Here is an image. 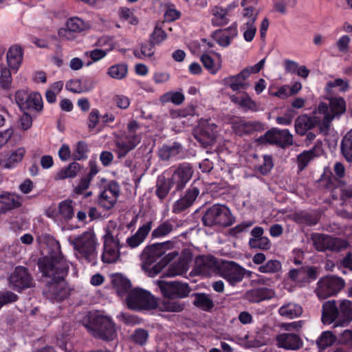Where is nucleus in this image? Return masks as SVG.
<instances>
[{
    "mask_svg": "<svg viewBox=\"0 0 352 352\" xmlns=\"http://www.w3.org/2000/svg\"><path fill=\"white\" fill-rule=\"evenodd\" d=\"M251 274L252 272L245 270L234 261L224 263L220 270L221 276L232 286H235L241 282L245 275L250 277Z\"/></svg>",
    "mask_w": 352,
    "mask_h": 352,
    "instance_id": "9d476101",
    "label": "nucleus"
},
{
    "mask_svg": "<svg viewBox=\"0 0 352 352\" xmlns=\"http://www.w3.org/2000/svg\"><path fill=\"white\" fill-rule=\"evenodd\" d=\"M333 118V116H331V114H326L322 119L317 116V119L319 120V121L316 126L318 127L320 133L323 135H327L329 134L331 122Z\"/></svg>",
    "mask_w": 352,
    "mask_h": 352,
    "instance_id": "6e6d98bb",
    "label": "nucleus"
},
{
    "mask_svg": "<svg viewBox=\"0 0 352 352\" xmlns=\"http://www.w3.org/2000/svg\"><path fill=\"white\" fill-rule=\"evenodd\" d=\"M89 152V148L86 142L80 141L77 143L76 148L74 151L72 158L74 160H84L87 158V153Z\"/></svg>",
    "mask_w": 352,
    "mask_h": 352,
    "instance_id": "5fc2aeb1",
    "label": "nucleus"
},
{
    "mask_svg": "<svg viewBox=\"0 0 352 352\" xmlns=\"http://www.w3.org/2000/svg\"><path fill=\"white\" fill-rule=\"evenodd\" d=\"M186 270H187L184 267V263L179 262L171 264L165 272V274L166 276L173 277L182 275L186 272Z\"/></svg>",
    "mask_w": 352,
    "mask_h": 352,
    "instance_id": "052dcab7",
    "label": "nucleus"
},
{
    "mask_svg": "<svg viewBox=\"0 0 352 352\" xmlns=\"http://www.w3.org/2000/svg\"><path fill=\"white\" fill-rule=\"evenodd\" d=\"M142 137L138 134H128L116 142L119 157L125 156L141 142Z\"/></svg>",
    "mask_w": 352,
    "mask_h": 352,
    "instance_id": "6ab92c4d",
    "label": "nucleus"
},
{
    "mask_svg": "<svg viewBox=\"0 0 352 352\" xmlns=\"http://www.w3.org/2000/svg\"><path fill=\"white\" fill-rule=\"evenodd\" d=\"M214 18L212 20L214 26H223L228 23L226 18L227 11L219 7H215L212 10Z\"/></svg>",
    "mask_w": 352,
    "mask_h": 352,
    "instance_id": "09e8293b",
    "label": "nucleus"
},
{
    "mask_svg": "<svg viewBox=\"0 0 352 352\" xmlns=\"http://www.w3.org/2000/svg\"><path fill=\"white\" fill-rule=\"evenodd\" d=\"M282 265L279 261L272 259L259 266L258 270L261 273L274 274L280 271Z\"/></svg>",
    "mask_w": 352,
    "mask_h": 352,
    "instance_id": "8fccbe9b",
    "label": "nucleus"
},
{
    "mask_svg": "<svg viewBox=\"0 0 352 352\" xmlns=\"http://www.w3.org/2000/svg\"><path fill=\"white\" fill-rule=\"evenodd\" d=\"M126 300L128 307L134 310L153 309L157 306L156 298L149 292L140 288L130 290Z\"/></svg>",
    "mask_w": 352,
    "mask_h": 352,
    "instance_id": "423d86ee",
    "label": "nucleus"
},
{
    "mask_svg": "<svg viewBox=\"0 0 352 352\" xmlns=\"http://www.w3.org/2000/svg\"><path fill=\"white\" fill-rule=\"evenodd\" d=\"M259 144H269L285 148L293 144V136L288 129L272 128L257 139Z\"/></svg>",
    "mask_w": 352,
    "mask_h": 352,
    "instance_id": "0eeeda50",
    "label": "nucleus"
},
{
    "mask_svg": "<svg viewBox=\"0 0 352 352\" xmlns=\"http://www.w3.org/2000/svg\"><path fill=\"white\" fill-rule=\"evenodd\" d=\"M172 298L164 300L160 305L162 311L180 312L184 309V305L177 301L171 300Z\"/></svg>",
    "mask_w": 352,
    "mask_h": 352,
    "instance_id": "864d4df0",
    "label": "nucleus"
},
{
    "mask_svg": "<svg viewBox=\"0 0 352 352\" xmlns=\"http://www.w3.org/2000/svg\"><path fill=\"white\" fill-rule=\"evenodd\" d=\"M249 245L252 248H257L263 250H267L271 247L270 239L266 236L258 239H250Z\"/></svg>",
    "mask_w": 352,
    "mask_h": 352,
    "instance_id": "13d9d810",
    "label": "nucleus"
},
{
    "mask_svg": "<svg viewBox=\"0 0 352 352\" xmlns=\"http://www.w3.org/2000/svg\"><path fill=\"white\" fill-rule=\"evenodd\" d=\"M184 156V150L182 145L177 142H174L172 144L163 145L159 150V157L162 160H168L174 158L179 160Z\"/></svg>",
    "mask_w": 352,
    "mask_h": 352,
    "instance_id": "4be33fe9",
    "label": "nucleus"
},
{
    "mask_svg": "<svg viewBox=\"0 0 352 352\" xmlns=\"http://www.w3.org/2000/svg\"><path fill=\"white\" fill-rule=\"evenodd\" d=\"M155 195L161 201H164L173 188L164 175L158 176L155 185Z\"/></svg>",
    "mask_w": 352,
    "mask_h": 352,
    "instance_id": "473e14b6",
    "label": "nucleus"
},
{
    "mask_svg": "<svg viewBox=\"0 0 352 352\" xmlns=\"http://www.w3.org/2000/svg\"><path fill=\"white\" fill-rule=\"evenodd\" d=\"M167 35L166 32L161 26H160V24L157 23L155 25L153 32L150 35L149 40L155 45H158L164 41Z\"/></svg>",
    "mask_w": 352,
    "mask_h": 352,
    "instance_id": "bf43d9fd",
    "label": "nucleus"
},
{
    "mask_svg": "<svg viewBox=\"0 0 352 352\" xmlns=\"http://www.w3.org/2000/svg\"><path fill=\"white\" fill-rule=\"evenodd\" d=\"M256 18L257 14H256L254 17L249 19V20L241 28V30H244L243 38L247 42H251L255 36L257 30L255 25Z\"/></svg>",
    "mask_w": 352,
    "mask_h": 352,
    "instance_id": "a19ab883",
    "label": "nucleus"
},
{
    "mask_svg": "<svg viewBox=\"0 0 352 352\" xmlns=\"http://www.w3.org/2000/svg\"><path fill=\"white\" fill-rule=\"evenodd\" d=\"M58 212L65 220L72 219L74 216L73 201L70 199L60 201L58 204Z\"/></svg>",
    "mask_w": 352,
    "mask_h": 352,
    "instance_id": "49530a36",
    "label": "nucleus"
},
{
    "mask_svg": "<svg viewBox=\"0 0 352 352\" xmlns=\"http://www.w3.org/2000/svg\"><path fill=\"white\" fill-rule=\"evenodd\" d=\"M6 58L9 68L16 72L23 62V50L19 45H13L9 48Z\"/></svg>",
    "mask_w": 352,
    "mask_h": 352,
    "instance_id": "b1692460",
    "label": "nucleus"
},
{
    "mask_svg": "<svg viewBox=\"0 0 352 352\" xmlns=\"http://www.w3.org/2000/svg\"><path fill=\"white\" fill-rule=\"evenodd\" d=\"M344 285L343 280L338 277L327 276L321 278L317 284L316 293L320 299H325L339 292Z\"/></svg>",
    "mask_w": 352,
    "mask_h": 352,
    "instance_id": "9b49d317",
    "label": "nucleus"
},
{
    "mask_svg": "<svg viewBox=\"0 0 352 352\" xmlns=\"http://www.w3.org/2000/svg\"><path fill=\"white\" fill-rule=\"evenodd\" d=\"M274 9L280 14L287 13V7L294 8L296 5V0H274Z\"/></svg>",
    "mask_w": 352,
    "mask_h": 352,
    "instance_id": "e2e57ef3",
    "label": "nucleus"
},
{
    "mask_svg": "<svg viewBox=\"0 0 352 352\" xmlns=\"http://www.w3.org/2000/svg\"><path fill=\"white\" fill-rule=\"evenodd\" d=\"M69 31L72 32H81L90 28L89 22H85L78 17L70 18L67 22Z\"/></svg>",
    "mask_w": 352,
    "mask_h": 352,
    "instance_id": "c03bdc74",
    "label": "nucleus"
},
{
    "mask_svg": "<svg viewBox=\"0 0 352 352\" xmlns=\"http://www.w3.org/2000/svg\"><path fill=\"white\" fill-rule=\"evenodd\" d=\"M193 304L204 311H210L214 307V302L208 294L198 293L195 294Z\"/></svg>",
    "mask_w": 352,
    "mask_h": 352,
    "instance_id": "e433bc0d",
    "label": "nucleus"
},
{
    "mask_svg": "<svg viewBox=\"0 0 352 352\" xmlns=\"http://www.w3.org/2000/svg\"><path fill=\"white\" fill-rule=\"evenodd\" d=\"M173 228L169 221H164L153 231L152 235L154 237H162L171 232Z\"/></svg>",
    "mask_w": 352,
    "mask_h": 352,
    "instance_id": "680f3d73",
    "label": "nucleus"
},
{
    "mask_svg": "<svg viewBox=\"0 0 352 352\" xmlns=\"http://www.w3.org/2000/svg\"><path fill=\"white\" fill-rule=\"evenodd\" d=\"M263 162L261 164L255 166V171L262 175H267L274 167L273 157L270 155H264L263 156Z\"/></svg>",
    "mask_w": 352,
    "mask_h": 352,
    "instance_id": "de8ad7c7",
    "label": "nucleus"
},
{
    "mask_svg": "<svg viewBox=\"0 0 352 352\" xmlns=\"http://www.w3.org/2000/svg\"><path fill=\"white\" fill-rule=\"evenodd\" d=\"M338 316L339 309L335 300H329L322 305V321L324 324L333 323L336 318L338 319Z\"/></svg>",
    "mask_w": 352,
    "mask_h": 352,
    "instance_id": "c85d7f7f",
    "label": "nucleus"
},
{
    "mask_svg": "<svg viewBox=\"0 0 352 352\" xmlns=\"http://www.w3.org/2000/svg\"><path fill=\"white\" fill-rule=\"evenodd\" d=\"M318 121L316 116H309L307 114L299 116L295 120L296 133L300 136L305 135L307 131L316 126Z\"/></svg>",
    "mask_w": 352,
    "mask_h": 352,
    "instance_id": "412c9836",
    "label": "nucleus"
},
{
    "mask_svg": "<svg viewBox=\"0 0 352 352\" xmlns=\"http://www.w3.org/2000/svg\"><path fill=\"white\" fill-rule=\"evenodd\" d=\"M164 101H170L173 104L179 105L181 104L184 100V96L182 93L179 91L170 92L164 94L162 96Z\"/></svg>",
    "mask_w": 352,
    "mask_h": 352,
    "instance_id": "0e129e2a",
    "label": "nucleus"
},
{
    "mask_svg": "<svg viewBox=\"0 0 352 352\" xmlns=\"http://www.w3.org/2000/svg\"><path fill=\"white\" fill-rule=\"evenodd\" d=\"M18 300V296L10 291L0 292V309L1 307L8 303H12Z\"/></svg>",
    "mask_w": 352,
    "mask_h": 352,
    "instance_id": "69168bd1",
    "label": "nucleus"
},
{
    "mask_svg": "<svg viewBox=\"0 0 352 352\" xmlns=\"http://www.w3.org/2000/svg\"><path fill=\"white\" fill-rule=\"evenodd\" d=\"M111 50L94 49L85 52V56L91 58V61H88L86 66L91 65L93 63L98 62L104 58Z\"/></svg>",
    "mask_w": 352,
    "mask_h": 352,
    "instance_id": "603ef678",
    "label": "nucleus"
},
{
    "mask_svg": "<svg viewBox=\"0 0 352 352\" xmlns=\"http://www.w3.org/2000/svg\"><path fill=\"white\" fill-rule=\"evenodd\" d=\"M25 154V150L23 147H19L12 151L10 155L6 160L4 168L8 169L15 168L16 165L21 162Z\"/></svg>",
    "mask_w": 352,
    "mask_h": 352,
    "instance_id": "4c0bfd02",
    "label": "nucleus"
},
{
    "mask_svg": "<svg viewBox=\"0 0 352 352\" xmlns=\"http://www.w3.org/2000/svg\"><path fill=\"white\" fill-rule=\"evenodd\" d=\"M43 107V99L41 95L39 93H32L30 94L27 102L24 106L25 111L33 109L36 111H41Z\"/></svg>",
    "mask_w": 352,
    "mask_h": 352,
    "instance_id": "ea45409f",
    "label": "nucleus"
},
{
    "mask_svg": "<svg viewBox=\"0 0 352 352\" xmlns=\"http://www.w3.org/2000/svg\"><path fill=\"white\" fill-rule=\"evenodd\" d=\"M193 216L195 219L201 217V220H234L230 209L223 204L200 207L194 212Z\"/></svg>",
    "mask_w": 352,
    "mask_h": 352,
    "instance_id": "1a4fd4ad",
    "label": "nucleus"
},
{
    "mask_svg": "<svg viewBox=\"0 0 352 352\" xmlns=\"http://www.w3.org/2000/svg\"><path fill=\"white\" fill-rule=\"evenodd\" d=\"M158 286L163 296L167 298H184L190 292L188 283L178 281L160 280Z\"/></svg>",
    "mask_w": 352,
    "mask_h": 352,
    "instance_id": "f8f14e48",
    "label": "nucleus"
},
{
    "mask_svg": "<svg viewBox=\"0 0 352 352\" xmlns=\"http://www.w3.org/2000/svg\"><path fill=\"white\" fill-rule=\"evenodd\" d=\"M315 147L309 151H305L298 156V161L302 166H306L308 163L316 157Z\"/></svg>",
    "mask_w": 352,
    "mask_h": 352,
    "instance_id": "774afa93",
    "label": "nucleus"
},
{
    "mask_svg": "<svg viewBox=\"0 0 352 352\" xmlns=\"http://www.w3.org/2000/svg\"><path fill=\"white\" fill-rule=\"evenodd\" d=\"M71 244L78 259H85L89 263H96L98 243L94 232H85L82 235L72 240Z\"/></svg>",
    "mask_w": 352,
    "mask_h": 352,
    "instance_id": "f03ea898",
    "label": "nucleus"
},
{
    "mask_svg": "<svg viewBox=\"0 0 352 352\" xmlns=\"http://www.w3.org/2000/svg\"><path fill=\"white\" fill-rule=\"evenodd\" d=\"M151 222L149 221L140 227L134 235L127 239L126 243L129 246L135 248L143 242L151 229Z\"/></svg>",
    "mask_w": 352,
    "mask_h": 352,
    "instance_id": "2f4dec72",
    "label": "nucleus"
},
{
    "mask_svg": "<svg viewBox=\"0 0 352 352\" xmlns=\"http://www.w3.org/2000/svg\"><path fill=\"white\" fill-rule=\"evenodd\" d=\"M170 245L168 242L155 243L144 250L141 254L142 268L149 276L153 277L162 271L163 266H160V261L153 265V264L166 254Z\"/></svg>",
    "mask_w": 352,
    "mask_h": 352,
    "instance_id": "7ed1b4c3",
    "label": "nucleus"
},
{
    "mask_svg": "<svg viewBox=\"0 0 352 352\" xmlns=\"http://www.w3.org/2000/svg\"><path fill=\"white\" fill-rule=\"evenodd\" d=\"M314 245L318 251H340L348 247V243L342 239L329 235L315 234L312 236Z\"/></svg>",
    "mask_w": 352,
    "mask_h": 352,
    "instance_id": "ddd939ff",
    "label": "nucleus"
},
{
    "mask_svg": "<svg viewBox=\"0 0 352 352\" xmlns=\"http://www.w3.org/2000/svg\"><path fill=\"white\" fill-rule=\"evenodd\" d=\"M155 44L149 40L142 44L140 51L134 50L133 54L138 58H142V56L151 57L155 53Z\"/></svg>",
    "mask_w": 352,
    "mask_h": 352,
    "instance_id": "3c124183",
    "label": "nucleus"
},
{
    "mask_svg": "<svg viewBox=\"0 0 352 352\" xmlns=\"http://www.w3.org/2000/svg\"><path fill=\"white\" fill-rule=\"evenodd\" d=\"M217 126L214 124H201L196 131L195 138L203 146L208 147L212 145L216 139V131Z\"/></svg>",
    "mask_w": 352,
    "mask_h": 352,
    "instance_id": "f3484780",
    "label": "nucleus"
},
{
    "mask_svg": "<svg viewBox=\"0 0 352 352\" xmlns=\"http://www.w3.org/2000/svg\"><path fill=\"white\" fill-rule=\"evenodd\" d=\"M278 314L282 317L293 319L302 315V308L300 305L295 302H285L279 308Z\"/></svg>",
    "mask_w": 352,
    "mask_h": 352,
    "instance_id": "7c9ffc66",
    "label": "nucleus"
},
{
    "mask_svg": "<svg viewBox=\"0 0 352 352\" xmlns=\"http://www.w3.org/2000/svg\"><path fill=\"white\" fill-rule=\"evenodd\" d=\"M85 85H89V87L85 88L80 79L69 80L66 82L65 88L67 90L76 94H80L84 91H87L94 87L93 82L91 80H85Z\"/></svg>",
    "mask_w": 352,
    "mask_h": 352,
    "instance_id": "f704fd0d",
    "label": "nucleus"
},
{
    "mask_svg": "<svg viewBox=\"0 0 352 352\" xmlns=\"http://www.w3.org/2000/svg\"><path fill=\"white\" fill-rule=\"evenodd\" d=\"M336 339L337 338L332 332L326 331L322 332L319 336L316 343L320 350H324L327 347L333 345Z\"/></svg>",
    "mask_w": 352,
    "mask_h": 352,
    "instance_id": "a18cd8bd",
    "label": "nucleus"
},
{
    "mask_svg": "<svg viewBox=\"0 0 352 352\" xmlns=\"http://www.w3.org/2000/svg\"><path fill=\"white\" fill-rule=\"evenodd\" d=\"M216 268V261L212 256H199L195 259V269L198 274L210 276Z\"/></svg>",
    "mask_w": 352,
    "mask_h": 352,
    "instance_id": "a878e982",
    "label": "nucleus"
},
{
    "mask_svg": "<svg viewBox=\"0 0 352 352\" xmlns=\"http://www.w3.org/2000/svg\"><path fill=\"white\" fill-rule=\"evenodd\" d=\"M341 153L348 162H352V129L344 136L340 146Z\"/></svg>",
    "mask_w": 352,
    "mask_h": 352,
    "instance_id": "79ce46f5",
    "label": "nucleus"
},
{
    "mask_svg": "<svg viewBox=\"0 0 352 352\" xmlns=\"http://www.w3.org/2000/svg\"><path fill=\"white\" fill-rule=\"evenodd\" d=\"M124 231V227L121 221H109L104 230L103 239L120 243V237Z\"/></svg>",
    "mask_w": 352,
    "mask_h": 352,
    "instance_id": "bb28decb",
    "label": "nucleus"
},
{
    "mask_svg": "<svg viewBox=\"0 0 352 352\" xmlns=\"http://www.w3.org/2000/svg\"><path fill=\"white\" fill-rule=\"evenodd\" d=\"M128 74V66L126 63H118L109 67L107 74L116 80L124 79Z\"/></svg>",
    "mask_w": 352,
    "mask_h": 352,
    "instance_id": "58836bf2",
    "label": "nucleus"
},
{
    "mask_svg": "<svg viewBox=\"0 0 352 352\" xmlns=\"http://www.w3.org/2000/svg\"><path fill=\"white\" fill-rule=\"evenodd\" d=\"M199 195V188L195 185V182H193L187 189L185 195L175 202L173 212L175 214L183 212L193 204Z\"/></svg>",
    "mask_w": 352,
    "mask_h": 352,
    "instance_id": "2eb2a0df",
    "label": "nucleus"
},
{
    "mask_svg": "<svg viewBox=\"0 0 352 352\" xmlns=\"http://www.w3.org/2000/svg\"><path fill=\"white\" fill-rule=\"evenodd\" d=\"M276 345L285 350L296 351L300 349L303 342L298 335L292 333H283L276 338Z\"/></svg>",
    "mask_w": 352,
    "mask_h": 352,
    "instance_id": "a211bd4d",
    "label": "nucleus"
},
{
    "mask_svg": "<svg viewBox=\"0 0 352 352\" xmlns=\"http://www.w3.org/2000/svg\"><path fill=\"white\" fill-rule=\"evenodd\" d=\"M120 192L118 182L110 181L98 196V206L106 210H111L117 202Z\"/></svg>",
    "mask_w": 352,
    "mask_h": 352,
    "instance_id": "4468645a",
    "label": "nucleus"
},
{
    "mask_svg": "<svg viewBox=\"0 0 352 352\" xmlns=\"http://www.w3.org/2000/svg\"><path fill=\"white\" fill-rule=\"evenodd\" d=\"M103 252L102 260L104 263H112L116 262L120 257V243L111 240L103 239Z\"/></svg>",
    "mask_w": 352,
    "mask_h": 352,
    "instance_id": "aec40b11",
    "label": "nucleus"
},
{
    "mask_svg": "<svg viewBox=\"0 0 352 352\" xmlns=\"http://www.w3.org/2000/svg\"><path fill=\"white\" fill-rule=\"evenodd\" d=\"M10 70V68H7L3 65H1L0 86L4 89H8L11 86L12 78Z\"/></svg>",
    "mask_w": 352,
    "mask_h": 352,
    "instance_id": "4d7b16f0",
    "label": "nucleus"
},
{
    "mask_svg": "<svg viewBox=\"0 0 352 352\" xmlns=\"http://www.w3.org/2000/svg\"><path fill=\"white\" fill-rule=\"evenodd\" d=\"M194 173L192 166L188 162L179 164L173 170L170 177L166 178L173 187V193L184 188Z\"/></svg>",
    "mask_w": 352,
    "mask_h": 352,
    "instance_id": "6e6552de",
    "label": "nucleus"
},
{
    "mask_svg": "<svg viewBox=\"0 0 352 352\" xmlns=\"http://www.w3.org/2000/svg\"><path fill=\"white\" fill-rule=\"evenodd\" d=\"M265 58L258 61L254 66H250L242 69L236 75L229 76L223 79V84L230 88L233 91L246 90L250 87V83L245 82L252 74L258 73L263 67Z\"/></svg>",
    "mask_w": 352,
    "mask_h": 352,
    "instance_id": "20e7f679",
    "label": "nucleus"
},
{
    "mask_svg": "<svg viewBox=\"0 0 352 352\" xmlns=\"http://www.w3.org/2000/svg\"><path fill=\"white\" fill-rule=\"evenodd\" d=\"M230 36L226 34V32H223L221 29L217 30L214 32V38L217 43L221 47H226L229 46L231 41L238 34L237 25L236 23H232L230 26Z\"/></svg>",
    "mask_w": 352,
    "mask_h": 352,
    "instance_id": "cd10ccee",
    "label": "nucleus"
},
{
    "mask_svg": "<svg viewBox=\"0 0 352 352\" xmlns=\"http://www.w3.org/2000/svg\"><path fill=\"white\" fill-rule=\"evenodd\" d=\"M53 244L57 253L40 258L38 267L44 276L52 279L44 289L43 294L50 300L59 302L68 296V291L61 280L67 274L69 262L60 253L59 243L54 241Z\"/></svg>",
    "mask_w": 352,
    "mask_h": 352,
    "instance_id": "f257e3e1",
    "label": "nucleus"
},
{
    "mask_svg": "<svg viewBox=\"0 0 352 352\" xmlns=\"http://www.w3.org/2000/svg\"><path fill=\"white\" fill-rule=\"evenodd\" d=\"M81 166L79 163L74 162L67 167L62 168L56 175L55 179L62 180L67 178H74L80 170Z\"/></svg>",
    "mask_w": 352,
    "mask_h": 352,
    "instance_id": "c9c22d12",
    "label": "nucleus"
},
{
    "mask_svg": "<svg viewBox=\"0 0 352 352\" xmlns=\"http://www.w3.org/2000/svg\"><path fill=\"white\" fill-rule=\"evenodd\" d=\"M233 128L236 134L242 136L251 134L255 131L265 129L264 124L259 121H245L240 120L234 123Z\"/></svg>",
    "mask_w": 352,
    "mask_h": 352,
    "instance_id": "5701e85b",
    "label": "nucleus"
},
{
    "mask_svg": "<svg viewBox=\"0 0 352 352\" xmlns=\"http://www.w3.org/2000/svg\"><path fill=\"white\" fill-rule=\"evenodd\" d=\"M0 203L3 205L2 208L3 212L18 208L22 205L21 198L19 195L8 192L0 193Z\"/></svg>",
    "mask_w": 352,
    "mask_h": 352,
    "instance_id": "c756f323",
    "label": "nucleus"
},
{
    "mask_svg": "<svg viewBox=\"0 0 352 352\" xmlns=\"http://www.w3.org/2000/svg\"><path fill=\"white\" fill-rule=\"evenodd\" d=\"M340 312L342 314V318H339L335 321L333 326L334 329L349 325L352 320V302L346 299L341 300L339 306Z\"/></svg>",
    "mask_w": 352,
    "mask_h": 352,
    "instance_id": "393cba45",
    "label": "nucleus"
},
{
    "mask_svg": "<svg viewBox=\"0 0 352 352\" xmlns=\"http://www.w3.org/2000/svg\"><path fill=\"white\" fill-rule=\"evenodd\" d=\"M111 283L118 295L120 296H123L126 293L129 294L130 292L131 282L122 275L116 274L113 276Z\"/></svg>",
    "mask_w": 352,
    "mask_h": 352,
    "instance_id": "72a5a7b5",
    "label": "nucleus"
},
{
    "mask_svg": "<svg viewBox=\"0 0 352 352\" xmlns=\"http://www.w3.org/2000/svg\"><path fill=\"white\" fill-rule=\"evenodd\" d=\"M340 344L352 347V329H345L338 335Z\"/></svg>",
    "mask_w": 352,
    "mask_h": 352,
    "instance_id": "338daca9",
    "label": "nucleus"
},
{
    "mask_svg": "<svg viewBox=\"0 0 352 352\" xmlns=\"http://www.w3.org/2000/svg\"><path fill=\"white\" fill-rule=\"evenodd\" d=\"M10 286L16 291L30 287L32 286V278L30 275L24 267H16L9 278Z\"/></svg>",
    "mask_w": 352,
    "mask_h": 352,
    "instance_id": "dca6fc26",
    "label": "nucleus"
},
{
    "mask_svg": "<svg viewBox=\"0 0 352 352\" xmlns=\"http://www.w3.org/2000/svg\"><path fill=\"white\" fill-rule=\"evenodd\" d=\"M329 108L331 111V115L340 116L346 111V102L342 97L339 98H331L329 100Z\"/></svg>",
    "mask_w": 352,
    "mask_h": 352,
    "instance_id": "37998d69",
    "label": "nucleus"
},
{
    "mask_svg": "<svg viewBox=\"0 0 352 352\" xmlns=\"http://www.w3.org/2000/svg\"><path fill=\"white\" fill-rule=\"evenodd\" d=\"M85 326L96 338L112 340L116 337L114 324L109 317L103 316L92 317L90 322Z\"/></svg>",
    "mask_w": 352,
    "mask_h": 352,
    "instance_id": "39448f33",
    "label": "nucleus"
}]
</instances>
